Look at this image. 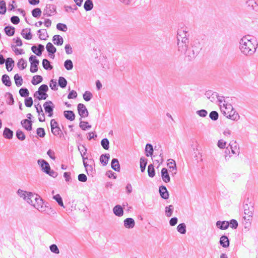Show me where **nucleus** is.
Segmentation results:
<instances>
[{
  "label": "nucleus",
  "mask_w": 258,
  "mask_h": 258,
  "mask_svg": "<svg viewBox=\"0 0 258 258\" xmlns=\"http://www.w3.org/2000/svg\"><path fill=\"white\" fill-rule=\"evenodd\" d=\"M64 117L70 121H73L75 119V114L72 110H66L63 112Z\"/></svg>",
  "instance_id": "30"
},
{
  "label": "nucleus",
  "mask_w": 258,
  "mask_h": 258,
  "mask_svg": "<svg viewBox=\"0 0 258 258\" xmlns=\"http://www.w3.org/2000/svg\"><path fill=\"white\" fill-rule=\"evenodd\" d=\"M174 210V207L172 205H170L165 208V215L167 217H170L172 216V213Z\"/></svg>",
  "instance_id": "48"
},
{
  "label": "nucleus",
  "mask_w": 258,
  "mask_h": 258,
  "mask_svg": "<svg viewBox=\"0 0 258 258\" xmlns=\"http://www.w3.org/2000/svg\"><path fill=\"white\" fill-rule=\"evenodd\" d=\"M146 156L147 157L153 156L154 149L152 144L148 143L145 147Z\"/></svg>",
  "instance_id": "28"
},
{
  "label": "nucleus",
  "mask_w": 258,
  "mask_h": 258,
  "mask_svg": "<svg viewBox=\"0 0 258 258\" xmlns=\"http://www.w3.org/2000/svg\"><path fill=\"white\" fill-rule=\"evenodd\" d=\"M255 39H248L246 36H244L240 40L239 48L241 52L244 55H252L256 51L257 46Z\"/></svg>",
  "instance_id": "1"
},
{
  "label": "nucleus",
  "mask_w": 258,
  "mask_h": 258,
  "mask_svg": "<svg viewBox=\"0 0 258 258\" xmlns=\"http://www.w3.org/2000/svg\"><path fill=\"white\" fill-rule=\"evenodd\" d=\"M43 87L41 88V89L43 92V93L42 94H41L40 96H37L36 97H34L35 98H37L38 100H45L48 97V94L46 93L47 90L46 89H45L44 90L43 88Z\"/></svg>",
  "instance_id": "54"
},
{
  "label": "nucleus",
  "mask_w": 258,
  "mask_h": 258,
  "mask_svg": "<svg viewBox=\"0 0 258 258\" xmlns=\"http://www.w3.org/2000/svg\"><path fill=\"white\" fill-rule=\"evenodd\" d=\"M101 145L104 149L108 150L109 148V141L108 139H103L101 141Z\"/></svg>",
  "instance_id": "50"
},
{
  "label": "nucleus",
  "mask_w": 258,
  "mask_h": 258,
  "mask_svg": "<svg viewBox=\"0 0 258 258\" xmlns=\"http://www.w3.org/2000/svg\"><path fill=\"white\" fill-rule=\"evenodd\" d=\"M205 95L211 101L213 102L215 100V98L218 96V93L211 90H208L206 92Z\"/></svg>",
  "instance_id": "29"
},
{
  "label": "nucleus",
  "mask_w": 258,
  "mask_h": 258,
  "mask_svg": "<svg viewBox=\"0 0 258 258\" xmlns=\"http://www.w3.org/2000/svg\"><path fill=\"white\" fill-rule=\"evenodd\" d=\"M161 177L164 182L168 183L170 181L168 170L166 168H163L161 171Z\"/></svg>",
  "instance_id": "18"
},
{
  "label": "nucleus",
  "mask_w": 258,
  "mask_h": 258,
  "mask_svg": "<svg viewBox=\"0 0 258 258\" xmlns=\"http://www.w3.org/2000/svg\"><path fill=\"white\" fill-rule=\"evenodd\" d=\"M43 107L46 113H48L49 117H52L53 115V109L54 105L51 101H47L45 102L43 104Z\"/></svg>",
  "instance_id": "6"
},
{
  "label": "nucleus",
  "mask_w": 258,
  "mask_h": 258,
  "mask_svg": "<svg viewBox=\"0 0 258 258\" xmlns=\"http://www.w3.org/2000/svg\"><path fill=\"white\" fill-rule=\"evenodd\" d=\"M64 67L66 70L70 71L73 68V63L71 59H67L64 62Z\"/></svg>",
  "instance_id": "56"
},
{
  "label": "nucleus",
  "mask_w": 258,
  "mask_h": 258,
  "mask_svg": "<svg viewBox=\"0 0 258 258\" xmlns=\"http://www.w3.org/2000/svg\"><path fill=\"white\" fill-rule=\"evenodd\" d=\"M31 50L37 56H41L42 52L44 50V46L41 44H39L37 46L33 45L31 47Z\"/></svg>",
  "instance_id": "10"
},
{
  "label": "nucleus",
  "mask_w": 258,
  "mask_h": 258,
  "mask_svg": "<svg viewBox=\"0 0 258 258\" xmlns=\"http://www.w3.org/2000/svg\"><path fill=\"white\" fill-rule=\"evenodd\" d=\"M56 13V6L54 5L47 4L43 11V16L49 17Z\"/></svg>",
  "instance_id": "5"
},
{
  "label": "nucleus",
  "mask_w": 258,
  "mask_h": 258,
  "mask_svg": "<svg viewBox=\"0 0 258 258\" xmlns=\"http://www.w3.org/2000/svg\"><path fill=\"white\" fill-rule=\"evenodd\" d=\"M93 3L92 0H86L84 5V8L86 11H90L93 8Z\"/></svg>",
  "instance_id": "35"
},
{
  "label": "nucleus",
  "mask_w": 258,
  "mask_h": 258,
  "mask_svg": "<svg viewBox=\"0 0 258 258\" xmlns=\"http://www.w3.org/2000/svg\"><path fill=\"white\" fill-rule=\"evenodd\" d=\"M21 34L23 38L27 40H30L32 38V35L30 28L23 29L21 31Z\"/></svg>",
  "instance_id": "22"
},
{
  "label": "nucleus",
  "mask_w": 258,
  "mask_h": 258,
  "mask_svg": "<svg viewBox=\"0 0 258 258\" xmlns=\"http://www.w3.org/2000/svg\"><path fill=\"white\" fill-rule=\"evenodd\" d=\"M20 95L22 97H28L29 95V92L26 88H21L19 90Z\"/></svg>",
  "instance_id": "53"
},
{
  "label": "nucleus",
  "mask_w": 258,
  "mask_h": 258,
  "mask_svg": "<svg viewBox=\"0 0 258 258\" xmlns=\"http://www.w3.org/2000/svg\"><path fill=\"white\" fill-rule=\"evenodd\" d=\"M77 109L78 113L82 117H87L89 115V112L85 105L82 103H79L77 106Z\"/></svg>",
  "instance_id": "7"
},
{
  "label": "nucleus",
  "mask_w": 258,
  "mask_h": 258,
  "mask_svg": "<svg viewBox=\"0 0 258 258\" xmlns=\"http://www.w3.org/2000/svg\"><path fill=\"white\" fill-rule=\"evenodd\" d=\"M18 68L21 70L25 69L27 67V61L23 58L20 59L17 63Z\"/></svg>",
  "instance_id": "41"
},
{
  "label": "nucleus",
  "mask_w": 258,
  "mask_h": 258,
  "mask_svg": "<svg viewBox=\"0 0 258 258\" xmlns=\"http://www.w3.org/2000/svg\"><path fill=\"white\" fill-rule=\"evenodd\" d=\"M187 32L185 30H179L177 32V39L178 42L182 40V37H184V34L187 33Z\"/></svg>",
  "instance_id": "62"
},
{
  "label": "nucleus",
  "mask_w": 258,
  "mask_h": 258,
  "mask_svg": "<svg viewBox=\"0 0 258 258\" xmlns=\"http://www.w3.org/2000/svg\"><path fill=\"white\" fill-rule=\"evenodd\" d=\"M5 63L7 70L8 72H11L12 70L13 67H14V60L13 59V58L11 57H8L6 59Z\"/></svg>",
  "instance_id": "23"
},
{
  "label": "nucleus",
  "mask_w": 258,
  "mask_h": 258,
  "mask_svg": "<svg viewBox=\"0 0 258 258\" xmlns=\"http://www.w3.org/2000/svg\"><path fill=\"white\" fill-rule=\"evenodd\" d=\"M57 128H54V130H53V132H51L54 136H59V137L61 138L63 137V133L61 130L59 126L57 127Z\"/></svg>",
  "instance_id": "57"
},
{
  "label": "nucleus",
  "mask_w": 258,
  "mask_h": 258,
  "mask_svg": "<svg viewBox=\"0 0 258 258\" xmlns=\"http://www.w3.org/2000/svg\"><path fill=\"white\" fill-rule=\"evenodd\" d=\"M2 83L7 87H10L12 85V82L9 76L8 75H3L2 77Z\"/></svg>",
  "instance_id": "34"
},
{
  "label": "nucleus",
  "mask_w": 258,
  "mask_h": 258,
  "mask_svg": "<svg viewBox=\"0 0 258 258\" xmlns=\"http://www.w3.org/2000/svg\"><path fill=\"white\" fill-rule=\"evenodd\" d=\"M29 60L30 62V71L32 73H35L38 71V66L39 64V60L37 58L36 56L34 55H31L29 58Z\"/></svg>",
  "instance_id": "3"
},
{
  "label": "nucleus",
  "mask_w": 258,
  "mask_h": 258,
  "mask_svg": "<svg viewBox=\"0 0 258 258\" xmlns=\"http://www.w3.org/2000/svg\"><path fill=\"white\" fill-rule=\"evenodd\" d=\"M114 214L117 217H121L123 215V209L122 206L117 205L113 208Z\"/></svg>",
  "instance_id": "21"
},
{
  "label": "nucleus",
  "mask_w": 258,
  "mask_h": 258,
  "mask_svg": "<svg viewBox=\"0 0 258 258\" xmlns=\"http://www.w3.org/2000/svg\"><path fill=\"white\" fill-rule=\"evenodd\" d=\"M67 80L63 77H59L58 80V85L61 88H64L67 85Z\"/></svg>",
  "instance_id": "42"
},
{
  "label": "nucleus",
  "mask_w": 258,
  "mask_h": 258,
  "mask_svg": "<svg viewBox=\"0 0 258 258\" xmlns=\"http://www.w3.org/2000/svg\"><path fill=\"white\" fill-rule=\"evenodd\" d=\"M200 51V48L199 47L195 49L192 48H189L187 49L186 51H185L184 53L186 55V57L188 58V59L190 61L193 60L198 55Z\"/></svg>",
  "instance_id": "4"
},
{
  "label": "nucleus",
  "mask_w": 258,
  "mask_h": 258,
  "mask_svg": "<svg viewBox=\"0 0 258 258\" xmlns=\"http://www.w3.org/2000/svg\"><path fill=\"white\" fill-rule=\"evenodd\" d=\"M16 136L20 141H24L26 138L25 134L20 130H18L16 131Z\"/></svg>",
  "instance_id": "49"
},
{
  "label": "nucleus",
  "mask_w": 258,
  "mask_h": 258,
  "mask_svg": "<svg viewBox=\"0 0 258 258\" xmlns=\"http://www.w3.org/2000/svg\"><path fill=\"white\" fill-rule=\"evenodd\" d=\"M111 168L115 171L119 172L120 170V166L118 160L116 158H113L111 162Z\"/></svg>",
  "instance_id": "24"
},
{
  "label": "nucleus",
  "mask_w": 258,
  "mask_h": 258,
  "mask_svg": "<svg viewBox=\"0 0 258 258\" xmlns=\"http://www.w3.org/2000/svg\"><path fill=\"white\" fill-rule=\"evenodd\" d=\"M177 45L178 50L181 51V52L184 53L185 51H186L187 49H188V44L179 43V42H178Z\"/></svg>",
  "instance_id": "45"
},
{
  "label": "nucleus",
  "mask_w": 258,
  "mask_h": 258,
  "mask_svg": "<svg viewBox=\"0 0 258 258\" xmlns=\"http://www.w3.org/2000/svg\"><path fill=\"white\" fill-rule=\"evenodd\" d=\"M83 97L86 101H89L92 98L93 95L90 91H86L83 94Z\"/></svg>",
  "instance_id": "60"
},
{
  "label": "nucleus",
  "mask_w": 258,
  "mask_h": 258,
  "mask_svg": "<svg viewBox=\"0 0 258 258\" xmlns=\"http://www.w3.org/2000/svg\"><path fill=\"white\" fill-rule=\"evenodd\" d=\"M38 164L40 166L42 171L45 173L50 169L49 163L44 159H39Z\"/></svg>",
  "instance_id": "11"
},
{
  "label": "nucleus",
  "mask_w": 258,
  "mask_h": 258,
  "mask_svg": "<svg viewBox=\"0 0 258 258\" xmlns=\"http://www.w3.org/2000/svg\"><path fill=\"white\" fill-rule=\"evenodd\" d=\"M43 81V78L40 75L34 76L31 81V83L33 85H36L40 83Z\"/></svg>",
  "instance_id": "38"
},
{
  "label": "nucleus",
  "mask_w": 258,
  "mask_h": 258,
  "mask_svg": "<svg viewBox=\"0 0 258 258\" xmlns=\"http://www.w3.org/2000/svg\"><path fill=\"white\" fill-rule=\"evenodd\" d=\"M82 118H80V122L79 124V126L81 128L82 130L86 131L87 130H88L91 127V125H87L88 124V122L87 121H84L81 120Z\"/></svg>",
  "instance_id": "46"
},
{
  "label": "nucleus",
  "mask_w": 258,
  "mask_h": 258,
  "mask_svg": "<svg viewBox=\"0 0 258 258\" xmlns=\"http://www.w3.org/2000/svg\"><path fill=\"white\" fill-rule=\"evenodd\" d=\"M43 87V90H44L45 89H46L47 91L48 90V87L47 85L46 84H43L41 85L38 88V91H36L34 94V97H36L37 96H40L41 94H42L43 93V92L41 89V88Z\"/></svg>",
  "instance_id": "47"
},
{
  "label": "nucleus",
  "mask_w": 258,
  "mask_h": 258,
  "mask_svg": "<svg viewBox=\"0 0 258 258\" xmlns=\"http://www.w3.org/2000/svg\"><path fill=\"white\" fill-rule=\"evenodd\" d=\"M159 191L161 197L163 199L167 200L169 198V192L165 186H160L159 188Z\"/></svg>",
  "instance_id": "17"
},
{
  "label": "nucleus",
  "mask_w": 258,
  "mask_h": 258,
  "mask_svg": "<svg viewBox=\"0 0 258 258\" xmlns=\"http://www.w3.org/2000/svg\"><path fill=\"white\" fill-rule=\"evenodd\" d=\"M216 226L221 230H226L229 227V221H218L216 223Z\"/></svg>",
  "instance_id": "20"
},
{
  "label": "nucleus",
  "mask_w": 258,
  "mask_h": 258,
  "mask_svg": "<svg viewBox=\"0 0 258 258\" xmlns=\"http://www.w3.org/2000/svg\"><path fill=\"white\" fill-rule=\"evenodd\" d=\"M78 148L79 151L80 152L81 156H85L87 154V149L84 145H81L79 144L78 145Z\"/></svg>",
  "instance_id": "51"
},
{
  "label": "nucleus",
  "mask_w": 258,
  "mask_h": 258,
  "mask_svg": "<svg viewBox=\"0 0 258 258\" xmlns=\"http://www.w3.org/2000/svg\"><path fill=\"white\" fill-rule=\"evenodd\" d=\"M225 108L227 109H230L231 108H232V110L230 111V112L226 116L227 118L233 120H237L239 118V115L238 113H236V111H233V108L230 104H226L225 106Z\"/></svg>",
  "instance_id": "9"
},
{
  "label": "nucleus",
  "mask_w": 258,
  "mask_h": 258,
  "mask_svg": "<svg viewBox=\"0 0 258 258\" xmlns=\"http://www.w3.org/2000/svg\"><path fill=\"white\" fill-rule=\"evenodd\" d=\"M177 231L181 234H184L186 233V225L184 223L179 224L177 227Z\"/></svg>",
  "instance_id": "39"
},
{
  "label": "nucleus",
  "mask_w": 258,
  "mask_h": 258,
  "mask_svg": "<svg viewBox=\"0 0 258 258\" xmlns=\"http://www.w3.org/2000/svg\"><path fill=\"white\" fill-rule=\"evenodd\" d=\"M36 134L38 137L42 138H44L46 135L45 130L42 127H38L36 130Z\"/></svg>",
  "instance_id": "58"
},
{
  "label": "nucleus",
  "mask_w": 258,
  "mask_h": 258,
  "mask_svg": "<svg viewBox=\"0 0 258 258\" xmlns=\"http://www.w3.org/2000/svg\"><path fill=\"white\" fill-rule=\"evenodd\" d=\"M148 174L150 177H153L155 175V170L152 164H149L148 166Z\"/></svg>",
  "instance_id": "44"
},
{
  "label": "nucleus",
  "mask_w": 258,
  "mask_h": 258,
  "mask_svg": "<svg viewBox=\"0 0 258 258\" xmlns=\"http://www.w3.org/2000/svg\"><path fill=\"white\" fill-rule=\"evenodd\" d=\"M38 195L29 192L27 194V197L24 198V200L26 201L28 203L33 206V205L36 203V200H37V198H38Z\"/></svg>",
  "instance_id": "8"
},
{
  "label": "nucleus",
  "mask_w": 258,
  "mask_h": 258,
  "mask_svg": "<svg viewBox=\"0 0 258 258\" xmlns=\"http://www.w3.org/2000/svg\"><path fill=\"white\" fill-rule=\"evenodd\" d=\"M110 155L109 154H102L99 158V161L103 166H106L109 160Z\"/></svg>",
  "instance_id": "27"
},
{
  "label": "nucleus",
  "mask_w": 258,
  "mask_h": 258,
  "mask_svg": "<svg viewBox=\"0 0 258 258\" xmlns=\"http://www.w3.org/2000/svg\"><path fill=\"white\" fill-rule=\"evenodd\" d=\"M244 213L245 216L243 218L245 220L250 221L253 215L254 207L252 204L250 203L249 205L245 204L243 205Z\"/></svg>",
  "instance_id": "2"
},
{
  "label": "nucleus",
  "mask_w": 258,
  "mask_h": 258,
  "mask_svg": "<svg viewBox=\"0 0 258 258\" xmlns=\"http://www.w3.org/2000/svg\"><path fill=\"white\" fill-rule=\"evenodd\" d=\"M229 226L234 229H236L238 227V222L235 219H231L229 221Z\"/></svg>",
  "instance_id": "64"
},
{
  "label": "nucleus",
  "mask_w": 258,
  "mask_h": 258,
  "mask_svg": "<svg viewBox=\"0 0 258 258\" xmlns=\"http://www.w3.org/2000/svg\"><path fill=\"white\" fill-rule=\"evenodd\" d=\"M44 202H43V200L39 196L38 198H37V200H36V203H35L34 205H33V207L37 209L39 211L44 212Z\"/></svg>",
  "instance_id": "12"
},
{
  "label": "nucleus",
  "mask_w": 258,
  "mask_h": 258,
  "mask_svg": "<svg viewBox=\"0 0 258 258\" xmlns=\"http://www.w3.org/2000/svg\"><path fill=\"white\" fill-rule=\"evenodd\" d=\"M46 50L48 53L54 54L56 51V48L51 42H48L46 46Z\"/></svg>",
  "instance_id": "40"
},
{
  "label": "nucleus",
  "mask_w": 258,
  "mask_h": 258,
  "mask_svg": "<svg viewBox=\"0 0 258 258\" xmlns=\"http://www.w3.org/2000/svg\"><path fill=\"white\" fill-rule=\"evenodd\" d=\"M31 12L32 15L34 18H39L42 13L41 9L39 8L34 9Z\"/></svg>",
  "instance_id": "55"
},
{
  "label": "nucleus",
  "mask_w": 258,
  "mask_h": 258,
  "mask_svg": "<svg viewBox=\"0 0 258 258\" xmlns=\"http://www.w3.org/2000/svg\"><path fill=\"white\" fill-rule=\"evenodd\" d=\"M14 80L15 84L17 87L21 86L23 84V79L18 74H16L14 76Z\"/></svg>",
  "instance_id": "43"
},
{
  "label": "nucleus",
  "mask_w": 258,
  "mask_h": 258,
  "mask_svg": "<svg viewBox=\"0 0 258 258\" xmlns=\"http://www.w3.org/2000/svg\"><path fill=\"white\" fill-rule=\"evenodd\" d=\"M53 199L56 201V202L60 207H62L63 208H64L62 199L59 194H57L55 196H53Z\"/></svg>",
  "instance_id": "52"
},
{
  "label": "nucleus",
  "mask_w": 258,
  "mask_h": 258,
  "mask_svg": "<svg viewBox=\"0 0 258 258\" xmlns=\"http://www.w3.org/2000/svg\"><path fill=\"white\" fill-rule=\"evenodd\" d=\"M56 28L57 30L63 32H66L68 30L67 26L66 24L61 23L57 24Z\"/></svg>",
  "instance_id": "59"
},
{
  "label": "nucleus",
  "mask_w": 258,
  "mask_h": 258,
  "mask_svg": "<svg viewBox=\"0 0 258 258\" xmlns=\"http://www.w3.org/2000/svg\"><path fill=\"white\" fill-rule=\"evenodd\" d=\"M42 66L46 70H51L53 69V66L51 65L50 62L46 58L42 60Z\"/></svg>",
  "instance_id": "37"
},
{
  "label": "nucleus",
  "mask_w": 258,
  "mask_h": 258,
  "mask_svg": "<svg viewBox=\"0 0 258 258\" xmlns=\"http://www.w3.org/2000/svg\"><path fill=\"white\" fill-rule=\"evenodd\" d=\"M5 97L6 98V102L8 104L12 105L14 104V99L12 93L10 92L6 93Z\"/></svg>",
  "instance_id": "33"
},
{
  "label": "nucleus",
  "mask_w": 258,
  "mask_h": 258,
  "mask_svg": "<svg viewBox=\"0 0 258 258\" xmlns=\"http://www.w3.org/2000/svg\"><path fill=\"white\" fill-rule=\"evenodd\" d=\"M52 41L55 45L60 46L62 45L63 39L59 35H54L52 37Z\"/></svg>",
  "instance_id": "25"
},
{
  "label": "nucleus",
  "mask_w": 258,
  "mask_h": 258,
  "mask_svg": "<svg viewBox=\"0 0 258 258\" xmlns=\"http://www.w3.org/2000/svg\"><path fill=\"white\" fill-rule=\"evenodd\" d=\"M89 162L90 163V164L86 167L85 170L88 175H91L93 176L96 172V170L93 166V165H94V160L92 158H91L89 160Z\"/></svg>",
  "instance_id": "13"
},
{
  "label": "nucleus",
  "mask_w": 258,
  "mask_h": 258,
  "mask_svg": "<svg viewBox=\"0 0 258 258\" xmlns=\"http://www.w3.org/2000/svg\"><path fill=\"white\" fill-rule=\"evenodd\" d=\"M33 121L31 120L24 119L21 120V124L23 127L28 131H30L32 130Z\"/></svg>",
  "instance_id": "14"
},
{
  "label": "nucleus",
  "mask_w": 258,
  "mask_h": 258,
  "mask_svg": "<svg viewBox=\"0 0 258 258\" xmlns=\"http://www.w3.org/2000/svg\"><path fill=\"white\" fill-rule=\"evenodd\" d=\"M220 244L224 248L229 246L230 241L228 237L226 235H222L220 238Z\"/></svg>",
  "instance_id": "19"
},
{
  "label": "nucleus",
  "mask_w": 258,
  "mask_h": 258,
  "mask_svg": "<svg viewBox=\"0 0 258 258\" xmlns=\"http://www.w3.org/2000/svg\"><path fill=\"white\" fill-rule=\"evenodd\" d=\"M33 99L31 97H28L25 99V105L27 107H31L33 105Z\"/></svg>",
  "instance_id": "63"
},
{
  "label": "nucleus",
  "mask_w": 258,
  "mask_h": 258,
  "mask_svg": "<svg viewBox=\"0 0 258 258\" xmlns=\"http://www.w3.org/2000/svg\"><path fill=\"white\" fill-rule=\"evenodd\" d=\"M210 118L213 121H216L218 119L219 114L216 111H212L210 113Z\"/></svg>",
  "instance_id": "61"
},
{
  "label": "nucleus",
  "mask_w": 258,
  "mask_h": 258,
  "mask_svg": "<svg viewBox=\"0 0 258 258\" xmlns=\"http://www.w3.org/2000/svg\"><path fill=\"white\" fill-rule=\"evenodd\" d=\"M229 148L232 154H237V155L239 154V148L237 147L236 142L235 141H231L229 144Z\"/></svg>",
  "instance_id": "15"
},
{
  "label": "nucleus",
  "mask_w": 258,
  "mask_h": 258,
  "mask_svg": "<svg viewBox=\"0 0 258 258\" xmlns=\"http://www.w3.org/2000/svg\"><path fill=\"white\" fill-rule=\"evenodd\" d=\"M124 226L127 229H132L135 227V222L132 218H127L123 221Z\"/></svg>",
  "instance_id": "16"
},
{
  "label": "nucleus",
  "mask_w": 258,
  "mask_h": 258,
  "mask_svg": "<svg viewBox=\"0 0 258 258\" xmlns=\"http://www.w3.org/2000/svg\"><path fill=\"white\" fill-rule=\"evenodd\" d=\"M4 30L6 35L8 36H13L15 32V27L12 26H6Z\"/></svg>",
  "instance_id": "31"
},
{
  "label": "nucleus",
  "mask_w": 258,
  "mask_h": 258,
  "mask_svg": "<svg viewBox=\"0 0 258 258\" xmlns=\"http://www.w3.org/2000/svg\"><path fill=\"white\" fill-rule=\"evenodd\" d=\"M3 137L7 139H12L13 137V132L9 128L6 127L3 132Z\"/></svg>",
  "instance_id": "26"
},
{
  "label": "nucleus",
  "mask_w": 258,
  "mask_h": 258,
  "mask_svg": "<svg viewBox=\"0 0 258 258\" xmlns=\"http://www.w3.org/2000/svg\"><path fill=\"white\" fill-rule=\"evenodd\" d=\"M140 168L142 172H144L146 169L147 164V159L144 157H142L140 160Z\"/></svg>",
  "instance_id": "36"
},
{
  "label": "nucleus",
  "mask_w": 258,
  "mask_h": 258,
  "mask_svg": "<svg viewBox=\"0 0 258 258\" xmlns=\"http://www.w3.org/2000/svg\"><path fill=\"white\" fill-rule=\"evenodd\" d=\"M37 34L39 35V38L41 40H45L48 37L46 30L45 29L38 30L37 31Z\"/></svg>",
  "instance_id": "32"
}]
</instances>
